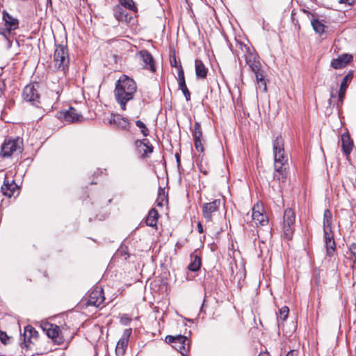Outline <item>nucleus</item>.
I'll use <instances>...</instances> for the list:
<instances>
[{
  "mask_svg": "<svg viewBox=\"0 0 356 356\" xmlns=\"http://www.w3.org/2000/svg\"><path fill=\"white\" fill-rule=\"evenodd\" d=\"M137 86L134 80L127 75H122L115 83L114 95L120 108L126 110V104L134 99Z\"/></svg>",
  "mask_w": 356,
  "mask_h": 356,
  "instance_id": "1",
  "label": "nucleus"
},
{
  "mask_svg": "<svg viewBox=\"0 0 356 356\" xmlns=\"http://www.w3.org/2000/svg\"><path fill=\"white\" fill-rule=\"evenodd\" d=\"M274 167L289 168L288 158L285 154L284 139L278 136L273 142Z\"/></svg>",
  "mask_w": 356,
  "mask_h": 356,
  "instance_id": "2",
  "label": "nucleus"
},
{
  "mask_svg": "<svg viewBox=\"0 0 356 356\" xmlns=\"http://www.w3.org/2000/svg\"><path fill=\"white\" fill-rule=\"evenodd\" d=\"M54 67L58 70L61 71L64 74L69 69L70 58L68 49L63 45L56 46L53 58Z\"/></svg>",
  "mask_w": 356,
  "mask_h": 356,
  "instance_id": "3",
  "label": "nucleus"
},
{
  "mask_svg": "<svg viewBox=\"0 0 356 356\" xmlns=\"http://www.w3.org/2000/svg\"><path fill=\"white\" fill-rule=\"evenodd\" d=\"M22 150L23 140L17 137L6 140L2 145L0 154L2 157H9L15 153H21Z\"/></svg>",
  "mask_w": 356,
  "mask_h": 356,
  "instance_id": "4",
  "label": "nucleus"
},
{
  "mask_svg": "<svg viewBox=\"0 0 356 356\" xmlns=\"http://www.w3.org/2000/svg\"><path fill=\"white\" fill-rule=\"evenodd\" d=\"M296 213L291 208L285 209L283 216V232L287 240H291L296 226Z\"/></svg>",
  "mask_w": 356,
  "mask_h": 356,
  "instance_id": "5",
  "label": "nucleus"
},
{
  "mask_svg": "<svg viewBox=\"0 0 356 356\" xmlns=\"http://www.w3.org/2000/svg\"><path fill=\"white\" fill-rule=\"evenodd\" d=\"M165 342L172 343V347L178 350L183 356L186 355L189 349V342L186 336L183 335H168L165 337Z\"/></svg>",
  "mask_w": 356,
  "mask_h": 356,
  "instance_id": "6",
  "label": "nucleus"
},
{
  "mask_svg": "<svg viewBox=\"0 0 356 356\" xmlns=\"http://www.w3.org/2000/svg\"><path fill=\"white\" fill-rule=\"evenodd\" d=\"M221 206L220 200H215L202 205V213L207 222H212L213 215L217 212Z\"/></svg>",
  "mask_w": 356,
  "mask_h": 356,
  "instance_id": "7",
  "label": "nucleus"
},
{
  "mask_svg": "<svg viewBox=\"0 0 356 356\" xmlns=\"http://www.w3.org/2000/svg\"><path fill=\"white\" fill-rule=\"evenodd\" d=\"M104 299L103 289L97 286L90 291L88 298V305L98 307L104 303Z\"/></svg>",
  "mask_w": 356,
  "mask_h": 356,
  "instance_id": "8",
  "label": "nucleus"
},
{
  "mask_svg": "<svg viewBox=\"0 0 356 356\" xmlns=\"http://www.w3.org/2000/svg\"><path fill=\"white\" fill-rule=\"evenodd\" d=\"M289 168L274 167L273 180L274 183L277 184V187L281 190L286 185L289 175Z\"/></svg>",
  "mask_w": 356,
  "mask_h": 356,
  "instance_id": "9",
  "label": "nucleus"
},
{
  "mask_svg": "<svg viewBox=\"0 0 356 356\" xmlns=\"http://www.w3.org/2000/svg\"><path fill=\"white\" fill-rule=\"evenodd\" d=\"M22 96L25 101L31 102L33 105H37L39 103L40 95L33 84H29L24 87Z\"/></svg>",
  "mask_w": 356,
  "mask_h": 356,
  "instance_id": "10",
  "label": "nucleus"
},
{
  "mask_svg": "<svg viewBox=\"0 0 356 356\" xmlns=\"http://www.w3.org/2000/svg\"><path fill=\"white\" fill-rule=\"evenodd\" d=\"M264 209L259 204H256L252 210V218L254 224L257 225L264 226L268 222L267 216L264 213Z\"/></svg>",
  "mask_w": 356,
  "mask_h": 356,
  "instance_id": "11",
  "label": "nucleus"
},
{
  "mask_svg": "<svg viewBox=\"0 0 356 356\" xmlns=\"http://www.w3.org/2000/svg\"><path fill=\"white\" fill-rule=\"evenodd\" d=\"M137 56L141 61V65L144 68L152 72H154L156 70L153 57L147 50H142L139 51Z\"/></svg>",
  "mask_w": 356,
  "mask_h": 356,
  "instance_id": "12",
  "label": "nucleus"
},
{
  "mask_svg": "<svg viewBox=\"0 0 356 356\" xmlns=\"http://www.w3.org/2000/svg\"><path fill=\"white\" fill-rule=\"evenodd\" d=\"M109 124L117 129L128 130L130 127L129 120L118 114H112L109 119Z\"/></svg>",
  "mask_w": 356,
  "mask_h": 356,
  "instance_id": "13",
  "label": "nucleus"
},
{
  "mask_svg": "<svg viewBox=\"0 0 356 356\" xmlns=\"http://www.w3.org/2000/svg\"><path fill=\"white\" fill-rule=\"evenodd\" d=\"M131 334V329H126L122 337L118 341L116 348H115V353L118 356H123L125 350L127 349L129 338Z\"/></svg>",
  "mask_w": 356,
  "mask_h": 356,
  "instance_id": "14",
  "label": "nucleus"
},
{
  "mask_svg": "<svg viewBox=\"0 0 356 356\" xmlns=\"http://www.w3.org/2000/svg\"><path fill=\"white\" fill-rule=\"evenodd\" d=\"M193 139H194V145L196 150L200 152V154L204 153V145H203V139H202V133L200 129V124L199 122H195L194 124V131L193 134Z\"/></svg>",
  "mask_w": 356,
  "mask_h": 356,
  "instance_id": "15",
  "label": "nucleus"
},
{
  "mask_svg": "<svg viewBox=\"0 0 356 356\" xmlns=\"http://www.w3.org/2000/svg\"><path fill=\"white\" fill-rule=\"evenodd\" d=\"M44 330L47 331L48 337L58 343L60 344L63 342V337L60 336V330L58 326L53 324H46Z\"/></svg>",
  "mask_w": 356,
  "mask_h": 356,
  "instance_id": "16",
  "label": "nucleus"
},
{
  "mask_svg": "<svg viewBox=\"0 0 356 356\" xmlns=\"http://www.w3.org/2000/svg\"><path fill=\"white\" fill-rule=\"evenodd\" d=\"M3 20L4 22L6 31L8 33H10L12 31H15L19 27V20L6 10L3 11Z\"/></svg>",
  "mask_w": 356,
  "mask_h": 356,
  "instance_id": "17",
  "label": "nucleus"
},
{
  "mask_svg": "<svg viewBox=\"0 0 356 356\" xmlns=\"http://www.w3.org/2000/svg\"><path fill=\"white\" fill-rule=\"evenodd\" d=\"M245 61L247 65L254 72V75L263 72L261 71V65L259 57L256 54H249V55L245 57Z\"/></svg>",
  "mask_w": 356,
  "mask_h": 356,
  "instance_id": "18",
  "label": "nucleus"
},
{
  "mask_svg": "<svg viewBox=\"0 0 356 356\" xmlns=\"http://www.w3.org/2000/svg\"><path fill=\"white\" fill-rule=\"evenodd\" d=\"M135 145L138 153L143 157L148 156V154H151L153 151L152 145H149V141L146 139L143 140H138L136 141Z\"/></svg>",
  "mask_w": 356,
  "mask_h": 356,
  "instance_id": "19",
  "label": "nucleus"
},
{
  "mask_svg": "<svg viewBox=\"0 0 356 356\" xmlns=\"http://www.w3.org/2000/svg\"><path fill=\"white\" fill-rule=\"evenodd\" d=\"M324 240H325V246L326 248L327 254L329 257H332L335 252V241L334 239L332 232H324Z\"/></svg>",
  "mask_w": 356,
  "mask_h": 356,
  "instance_id": "20",
  "label": "nucleus"
},
{
  "mask_svg": "<svg viewBox=\"0 0 356 356\" xmlns=\"http://www.w3.org/2000/svg\"><path fill=\"white\" fill-rule=\"evenodd\" d=\"M113 13L115 17L119 22L129 23L132 19L131 15H130L121 6L118 5L115 6Z\"/></svg>",
  "mask_w": 356,
  "mask_h": 356,
  "instance_id": "21",
  "label": "nucleus"
},
{
  "mask_svg": "<svg viewBox=\"0 0 356 356\" xmlns=\"http://www.w3.org/2000/svg\"><path fill=\"white\" fill-rule=\"evenodd\" d=\"M353 56L350 54H343L339 56L337 58L334 59L331 62V66L334 69H341L344 67L348 63L351 62Z\"/></svg>",
  "mask_w": 356,
  "mask_h": 356,
  "instance_id": "22",
  "label": "nucleus"
},
{
  "mask_svg": "<svg viewBox=\"0 0 356 356\" xmlns=\"http://www.w3.org/2000/svg\"><path fill=\"white\" fill-rule=\"evenodd\" d=\"M63 118L65 121L70 122H79L83 119L81 113L78 112L74 107H70L63 113Z\"/></svg>",
  "mask_w": 356,
  "mask_h": 356,
  "instance_id": "23",
  "label": "nucleus"
},
{
  "mask_svg": "<svg viewBox=\"0 0 356 356\" xmlns=\"http://www.w3.org/2000/svg\"><path fill=\"white\" fill-rule=\"evenodd\" d=\"M342 149L348 158L352 152L353 143L348 133H344L341 136Z\"/></svg>",
  "mask_w": 356,
  "mask_h": 356,
  "instance_id": "24",
  "label": "nucleus"
},
{
  "mask_svg": "<svg viewBox=\"0 0 356 356\" xmlns=\"http://www.w3.org/2000/svg\"><path fill=\"white\" fill-rule=\"evenodd\" d=\"M191 261L188 265V269L191 271L195 272L200 268L202 261L200 254H198L197 250H195L191 254Z\"/></svg>",
  "mask_w": 356,
  "mask_h": 356,
  "instance_id": "25",
  "label": "nucleus"
},
{
  "mask_svg": "<svg viewBox=\"0 0 356 356\" xmlns=\"http://www.w3.org/2000/svg\"><path fill=\"white\" fill-rule=\"evenodd\" d=\"M1 190L4 195L11 197L14 195L15 192L17 191V186L14 182L9 184L8 181H4Z\"/></svg>",
  "mask_w": 356,
  "mask_h": 356,
  "instance_id": "26",
  "label": "nucleus"
},
{
  "mask_svg": "<svg viewBox=\"0 0 356 356\" xmlns=\"http://www.w3.org/2000/svg\"><path fill=\"white\" fill-rule=\"evenodd\" d=\"M37 331L30 325L25 327L23 333L24 343H31V339L37 337ZM27 346V344H26Z\"/></svg>",
  "mask_w": 356,
  "mask_h": 356,
  "instance_id": "27",
  "label": "nucleus"
},
{
  "mask_svg": "<svg viewBox=\"0 0 356 356\" xmlns=\"http://www.w3.org/2000/svg\"><path fill=\"white\" fill-rule=\"evenodd\" d=\"M195 74L198 79H204L207 75V70L202 60L196 59L195 61Z\"/></svg>",
  "mask_w": 356,
  "mask_h": 356,
  "instance_id": "28",
  "label": "nucleus"
},
{
  "mask_svg": "<svg viewBox=\"0 0 356 356\" xmlns=\"http://www.w3.org/2000/svg\"><path fill=\"white\" fill-rule=\"evenodd\" d=\"M159 213L155 209H152L146 218V225L149 227H156L158 222Z\"/></svg>",
  "mask_w": 356,
  "mask_h": 356,
  "instance_id": "29",
  "label": "nucleus"
},
{
  "mask_svg": "<svg viewBox=\"0 0 356 356\" xmlns=\"http://www.w3.org/2000/svg\"><path fill=\"white\" fill-rule=\"evenodd\" d=\"M332 232V213L329 209H325L323 213V232Z\"/></svg>",
  "mask_w": 356,
  "mask_h": 356,
  "instance_id": "30",
  "label": "nucleus"
},
{
  "mask_svg": "<svg viewBox=\"0 0 356 356\" xmlns=\"http://www.w3.org/2000/svg\"><path fill=\"white\" fill-rule=\"evenodd\" d=\"M168 202L167 195L165 194V189L159 187L158 191V197L156 199V204L159 207H163Z\"/></svg>",
  "mask_w": 356,
  "mask_h": 356,
  "instance_id": "31",
  "label": "nucleus"
},
{
  "mask_svg": "<svg viewBox=\"0 0 356 356\" xmlns=\"http://www.w3.org/2000/svg\"><path fill=\"white\" fill-rule=\"evenodd\" d=\"M353 77V71H350L343 79L341 85L339 90H342L344 92H346V89L351 81Z\"/></svg>",
  "mask_w": 356,
  "mask_h": 356,
  "instance_id": "32",
  "label": "nucleus"
},
{
  "mask_svg": "<svg viewBox=\"0 0 356 356\" xmlns=\"http://www.w3.org/2000/svg\"><path fill=\"white\" fill-rule=\"evenodd\" d=\"M312 26L316 33L321 34L325 31V25L318 19H312Z\"/></svg>",
  "mask_w": 356,
  "mask_h": 356,
  "instance_id": "33",
  "label": "nucleus"
},
{
  "mask_svg": "<svg viewBox=\"0 0 356 356\" xmlns=\"http://www.w3.org/2000/svg\"><path fill=\"white\" fill-rule=\"evenodd\" d=\"M255 78H256V80L257 82V88H260L264 92H266L267 87H266V83L264 80V73L261 72L258 74H256Z\"/></svg>",
  "mask_w": 356,
  "mask_h": 356,
  "instance_id": "34",
  "label": "nucleus"
},
{
  "mask_svg": "<svg viewBox=\"0 0 356 356\" xmlns=\"http://www.w3.org/2000/svg\"><path fill=\"white\" fill-rule=\"evenodd\" d=\"M289 313V309L287 306H284L280 309L279 314H277V321L284 322L286 320Z\"/></svg>",
  "mask_w": 356,
  "mask_h": 356,
  "instance_id": "35",
  "label": "nucleus"
},
{
  "mask_svg": "<svg viewBox=\"0 0 356 356\" xmlns=\"http://www.w3.org/2000/svg\"><path fill=\"white\" fill-rule=\"evenodd\" d=\"M120 6L124 8H127L134 12H136V7L133 0H120Z\"/></svg>",
  "mask_w": 356,
  "mask_h": 356,
  "instance_id": "36",
  "label": "nucleus"
},
{
  "mask_svg": "<svg viewBox=\"0 0 356 356\" xmlns=\"http://www.w3.org/2000/svg\"><path fill=\"white\" fill-rule=\"evenodd\" d=\"M348 250L350 251L351 256H353V257L351 268L353 269H355V268L356 269V243H353L352 244H350L349 245Z\"/></svg>",
  "mask_w": 356,
  "mask_h": 356,
  "instance_id": "37",
  "label": "nucleus"
},
{
  "mask_svg": "<svg viewBox=\"0 0 356 356\" xmlns=\"http://www.w3.org/2000/svg\"><path fill=\"white\" fill-rule=\"evenodd\" d=\"M179 88L182 91L186 99L189 101L191 99V93L186 86V82L179 83Z\"/></svg>",
  "mask_w": 356,
  "mask_h": 356,
  "instance_id": "38",
  "label": "nucleus"
},
{
  "mask_svg": "<svg viewBox=\"0 0 356 356\" xmlns=\"http://www.w3.org/2000/svg\"><path fill=\"white\" fill-rule=\"evenodd\" d=\"M136 124L140 129V131L144 136H147L149 135V130L142 121L137 120L136 122Z\"/></svg>",
  "mask_w": 356,
  "mask_h": 356,
  "instance_id": "39",
  "label": "nucleus"
},
{
  "mask_svg": "<svg viewBox=\"0 0 356 356\" xmlns=\"http://www.w3.org/2000/svg\"><path fill=\"white\" fill-rule=\"evenodd\" d=\"M178 72H177V81H178V83L179 84V83H184L186 82L185 81V78H184V70H183V68L181 67V65H178Z\"/></svg>",
  "mask_w": 356,
  "mask_h": 356,
  "instance_id": "40",
  "label": "nucleus"
},
{
  "mask_svg": "<svg viewBox=\"0 0 356 356\" xmlns=\"http://www.w3.org/2000/svg\"><path fill=\"white\" fill-rule=\"evenodd\" d=\"M345 94H346V92H344L342 90H339V91L338 100H337V108H339V107H341L342 106L343 102V99H344V97H345Z\"/></svg>",
  "mask_w": 356,
  "mask_h": 356,
  "instance_id": "41",
  "label": "nucleus"
},
{
  "mask_svg": "<svg viewBox=\"0 0 356 356\" xmlns=\"http://www.w3.org/2000/svg\"><path fill=\"white\" fill-rule=\"evenodd\" d=\"M131 318H129L127 314H123L120 318V322L124 325H128L131 323Z\"/></svg>",
  "mask_w": 356,
  "mask_h": 356,
  "instance_id": "42",
  "label": "nucleus"
},
{
  "mask_svg": "<svg viewBox=\"0 0 356 356\" xmlns=\"http://www.w3.org/2000/svg\"><path fill=\"white\" fill-rule=\"evenodd\" d=\"M170 63L172 67H175L177 69L178 65H181L180 62L177 61L175 57H174L173 59L170 60Z\"/></svg>",
  "mask_w": 356,
  "mask_h": 356,
  "instance_id": "43",
  "label": "nucleus"
},
{
  "mask_svg": "<svg viewBox=\"0 0 356 356\" xmlns=\"http://www.w3.org/2000/svg\"><path fill=\"white\" fill-rule=\"evenodd\" d=\"M2 35L4 37V38L7 40L8 42V48H10L11 45H12V42L9 40V38H8L7 35H6V33L5 31H3L2 32Z\"/></svg>",
  "mask_w": 356,
  "mask_h": 356,
  "instance_id": "44",
  "label": "nucleus"
},
{
  "mask_svg": "<svg viewBox=\"0 0 356 356\" xmlns=\"http://www.w3.org/2000/svg\"><path fill=\"white\" fill-rule=\"evenodd\" d=\"M7 337V335L5 332H2L0 330V340L3 342V343H5V341H6V339Z\"/></svg>",
  "mask_w": 356,
  "mask_h": 356,
  "instance_id": "45",
  "label": "nucleus"
},
{
  "mask_svg": "<svg viewBox=\"0 0 356 356\" xmlns=\"http://www.w3.org/2000/svg\"><path fill=\"white\" fill-rule=\"evenodd\" d=\"M298 352L295 350H290L287 353L286 356H298Z\"/></svg>",
  "mask_w": 356,
  "mask_h": 356,
  "instance_id": "46",
  "label": "nucleus"
},
{
  "mask_svg": "<svg viewBox=\"0 0 356 356\" xmlns=\"http://www.w3.org/2000/svg\"><path fill=\"white\" fill-rule=\"evenodd\" d=\"M197 228H198V231L200 233H203L204 230H203V227H202V225L201 224V222H198L197 224Z\"/></svg>",
  "mask_w": 356,
  "mask_h": 356,
  "instance_id": "47",
  "label": "nucleus"
},
{
  "mask_svg": "<svg viewBox=\"0 0 356 356\" xmlns=\"http://www.w3.org/2000/svg\"><path fill=\"white\" fill-rule=\"evenodd\" d=\"M334 97H335V95H334L333 91L331 90V92H330V99L329 100V104L330 105L332 104V99L334 98Z\"/></svg>",
  "mask_w": 356,
  "mask_h": 356,
  "instance_id": "48",
  "label": "nucleus"
},
{
  "mask_svg": "<svg viewBox=\"0 0 356 356\" xmlns=\"http://www.w3.org/2000/svg\"><path fill=\"white\" fill-rule=\"evenodd\" d=\"M258 356H270L268 352H261Z\"/></svg>",
  "mask_w": 356,
  "mask_h": 356,
  "instance_id": "49",
  "label": "nucleus"
},
{
  "mask_svg": "<svg viewBox=\"0 0 356 356\" xmlns=\"http://www.w3.org/2000/svg\"><path fill=\"white\" fill-rule=\"evenodd\" d=\"M177 163H179L180 161H179V157L178 156H177Z\"/></svg>",
  "mask_w": 356,
  "mask_h": 356,
  "instance_id": "50",
  "label": "nucleus"
},
{
  "mask_svg": "<svg viewBox=\"0 0 356 356\" xmlns=\"http://www.w3.org/2000/svg\"><path fill=\"white\" fill-rule=\"evenodd\" d=\"M47 3L51 4V0H47Z\"/></svg>",
  "mask_w": 356,
  "mask_h": 356,
  "instance_id": "51",
  "label": "nucleus"
},
{
  "mask_svg": "<svg viewBox=\"0 0 356 356\" xmlns=\"http://www.w3.org/2000/svg\"><path fill=\"white\" fill-rule=\"evenodd\" d=\"M304 13H307V15L311 14L309 12H307V11H306V10H304Z\"/></svg>",
  "mask_w": 356,
  "mask_h": 356,
  "instance_id": "52",
  "label": "nucleus"
},
{
  "mask_svg": "<svg viewBox=\"0 0 356 356\" xmlns=\"http://www.w3.org/2000/svg\"><path fill=\"white\" fill-rule=\"evenodd\" d=\"M0 34L2 35V32H0Z\"/></svg>",
  "mask_w": 356,
  "mask_h": 356,
  "instance_id": "53",
  "label": "nucleus"
}]
</instances>
